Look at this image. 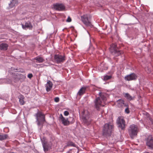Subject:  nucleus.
<instances>
[{
	"label": "nucleus",
	"instance_id": "obj_1",
	"mask_svg": "<svg viewBox=\"0 0 153 153\" xmlns=\"http://www.w3.org/2000/svg\"><path fill=\"white\" fill-rule=\"evenodd\" d=\"M99 95L100 97L96 98L94 101V107L98 111L100 110L101 106H104V105H102L101 104V100H102L103 102H105L106 100L105 94L100 92Z\"/></svg>",
	"mask_w": 153,
	"mask_h": 153
},
{
	"label": "nucleus",
	"instance_id": "obj_2",
	"mask_svg": "<svg viewBox=\"0 0 153 153\" xmlns=\"http://www.w3.org/2000/svg\"><path fill=\"white\" fill-rule=\"evenodd\" d=\"M89 116L90 113L87 111H84L82 113V121L83 124L85 126L89 125L91 124V119Z\"/></svg>",
	"mask_w": 153,
	"mask_h": 153
},
{
	"label": "nucleus",
	"instance_id": "obj_3",
	"mask_svg": "<svg viewBox=\"0 0 153 153\" xmlns=\"http://www.w3.org/2000/svg\"><path fill=\"white\" fill-rule=\"evenodd\" d=\"M114 126L112 123H108L105 124L103 129V134L105 137H109L111 133Z\"/></svg>",
	"mask_w": 153,
	"mask_h": 153
},
{
	"label": "nucleus",
	"instance_id": "obj_4",
	"mask_svg": "<svg viewBox=\"0 0 153 153\" xmlns=\"http://www.w3.org/2000/svg\"><path fill=\"white\" fill-rule=\"evenodd\" d=\"M109 49L110 52L114 56H117L123 53V51L119 50L115 44H112Z\"/></svg>",
	"mask_w": 153,
	"mask_h": 153
},
{
	"label": "nucleus",
	"instance_id": "obj_5",
	"mask_svg": "<svg viewBox=\"0 0 153 153\" xmlns=\"http://www.w3.org/2000/svg\"><path fill=\"white\" fill-rule=\"evenodd\" d=\"M35 116L36 117L37 125L38 126L42 125L44 122L45 121V115L40 112H38L36 113Z\"/></svg>",
	"mask_w": 153,
	"mask_h": 153
},
{
	"label": "nucleus",
	"instance_id": "obj_6",
	"mask_svg": "<svg viewBox=\"0 0 153 153\" xmlns=\"http://www.w3.org/2000/svg\"><path fill=\"white\" fill-rule=\"evenodd\" d=\"M128 133L131 137L133 139L134 137L136 136L137 133V128L134 125H131L128 129Z\"/></svg>",
	"mask_w": 153,
	"mask_h": 153
},
{
	"label": "nucleus",
	"instance_id": "obj_7",
	"mask_svg": "<svg viewBox=\"0 0 153 153\" xmlns=\"http://www.w3.org/2000/svg\"><path fill=\"white\" fill-rule=\"evenodd\" d=\"M118 127L121 130L124 129L125 127V121L123 117H119L117 120Z\"/></svg>",
	"mask_w": 153,
	"mask_h": 153
},
{
	"label": "nucleus",
	"instance_id": "obj_8",
	"mask_svg": "<svg viewBox=\"0 0 153 153\" xmlns=\"http://www.w3.org/2000/svg\"><path fill=\"white\" fill-rule=\"evenodd\" d=\"M146 145L150 149L153 150V138L152 135H149L146 139Z\"/></svg>",
	"mask_w": 153,
	"mask_h": 153
},
{
	"label": "nucleus",
	"instance_id": "obj_9",
	"mask_svg": "<svg viewBox=\"0 0 153 153\" xmlns=\"http://www.w3.org/2000/svg\"><path fill=\"white\" fill-rule=\"evenodd\" d=\"M81 20L86 25L91 27V22L88 20V15H84L81 16Z\"/></svg>",
	"mask_w": 153,
	"mask_h": 153
},
{
	"label": "nucleus",
	"instance_id": "obj_10",
	"mask_svg": "<svg viewBox=\"0 0 153 153\" xmlns=\"http://www.w3.org/2000/svg\"><path fill=\"white\" fill-rule=\"evenodd\" d=\"M65 56L61 55L56 54L54 56L55 61L58 63L63 62L65 60Z\"/></svg>",
	"mask_w": 153,
	"mask_h": 153
},
{
	"label": "nucleus",
	"instance_id": "obj_11",
	"mask_svg": "<svg viewBox=\"0 0 153 153\" xmlns=\"http://www.w3.org/2000/svg\"><path fill=\"white\" fill-rule=\"evenodd\" d=\"M12 78L11 79H9V81H7V83H10L12 81L15 82H17L19 80L18 73H12Z\"/></svg>",
	"mask_w": 153,
	"mask_h": 153
},
{
	"label": "nucleus",
	"instance_id": "obj_12",
	"mask_svg": "<svg viewBox=\"0 0 153 153\" xmlns=\"http://www.w3.org/2000/svg\"><path fill=\"white\" fill-rule=\"evenodd\" d=\"M59 119L61 120L62 123L65 126H68L69 125V122L68 121V118L65 119L62 114H60L59 117Z\"/></svg>",
	"mask_w": 153,
	"mask_h": 153
},
{
	"label": "nucleus",
	"instance_id": "obj_13",
	"mask_svg": "<svg viewBox=\"0 0 153 153\" xmlns=\"http://www.w3.org/2000/svg\"><path fill=\"white\" fill-rule=\"evenodd\" d=\"M54 9L59 11H62L65 9V6L62 4L56 3L53 5Z\"/></svg>",
	"mask_w": 153,
	"mask_h": 153
},
{
	"label": "nucleus",
	"instance_id": "obj_14",
	"mask_svg": "<svg viewBox=\"0 0 153 153\" xmlns=\"http://www.w3.org/2000/svg\"><path fill=\"white\" fill-rule=\"evenodd\" d=\"M137 76L134 73H132L125 76V79L128 81L136 80L137 78Z\"/></svg>",
	"mask_w": 153,
	"mask_h": 153
},
{
	"label": "nucleus",
	"instance_id": "obj_15",
	"mask_svg": "<svg viewBox=\"0 0 153 153\" xmlns=\"http://www.w3.org/2000/svg\"><path fill=\"white\" fill-rule=\"evenodd\" d=\"M44 150L45 152L47 151L49 149V145L48 142L45 140V138L41 139Z\"/></svg>",
	"mask_w": 153,
	"mask_h": 153
},
{
	"label": "nucleus",
	"instance_id": "obj_16",
	"mask_svg": "<svg viewBox=\"0 0 153 153\" xmlns=\"http://www.w3.org/2000/svg\"><path fill=\"white\" fill-rule=\"evenodd\" d=\"M22 28L25 30H26L27 29H31L33 27L31 23L29 22H27L25 23V25H24L23 24H21Z\"/></svg>",
	"mask_w": 153,
	"mask_h": 153
},
{
	"label": "nucleus",
	"instance_id": "obj_17",
	"mask_svg": "<svg viewBox=\"0 0 153 153\" xmlns=\"http://www.w3.org/2000/svg\"><path fill=\"white\" fill-rule=\"evenodd\" d=\"M52 86V84L51 82L50 81H48L47 82V83L46 85V90L47 92L50 91Z\"/></svg>",
	"mask_w": 153,
	"mask_h": 153
},
{
	"label": "nucleus",
	"instance_id": "obj_18",
	"mask_svg": "<svg viewBox=\"0 0 153 153\" xmlns=\"http://www.w3.org/2000/svg\"><path fill=\"white\" fill-rule=\"evenodd\" d=\"M88 88L87 86H83L82 87L79 91L77 94L79 95H81L83 94L85 92L86 89Z\"/></svg>",
	"mask_w": 153,
	"mask_h": 153
},
{
	"label": "nucleus",
	"instance_id": "obj_19",
	"mask_svg": "<svg viewBox=\"0 0 153 153\" xmlns=\"http://www.w3.org/2000/svg\"><path fill=\"white\" fill-rule=\"evenodd\" d=\"M8 45L6 43H2L0 44V49L1 50L6 51L7 50Z\"/></svg>",
	"mask_w": 153,
	"mask_h": 153
},
{
	"label": "nucleus",
	"instance_id": "obj_20",
	"mask_svg": "<svg viewBox=\"0 0 153 153\" xmlns=\"http://www.w3.org/2000/svg\"><path fill=\"white\" fill-rule=\"evenodd\" d=\"M18 2L17 0H12L9 4V7L10 8H12L14 6L17 5Z\"/></svg>",
	"mask_w": 153,
	"mask_h": 153
},
{
	"label": "nucleus",
	"instance_id": "obj_21",
	"mask_svg": "<svg viewBox=\"0 0 153 153\" xmlns=\"http://www.w3.org/2000/svg\"><path fill=\"white\" fill-rule=\"evenodd\" d=\"M123 94L124 97L128 100L131 101L134 99V96L132 97L128 93H125Z\"/></svg>",
	"mask_w": 153,
	"mask_h": 153
},
{
	"label": "nucleus",
	"instance_id": "obj_22",
	"mask_svg": "<svg viewBox=\"0 0 153 153\" xmlns=\"http://www.w3.org/2000/svg\"><path fill=\"white\" fill-rule=\"evenodd\" d=\"M34 59L37 61L36 62H38L39 63L43 62L45 61L44 59L42 57L39 56H37L34 58Z\"/></svg>",
	"mask_w": 153,
	"mask_h": 153
},
{
	"label": "nucleus",
	"instance_id": "obj_23",
	"mask_svg": "<svg viewBox=\"0 0 153 153\" xmlns=\"http://www.w3.org/2000/svg\"><path fill=\"white\" fill-rule=\"evenodd\" d=\"M19 80L21 81L24 80L26 76L24 75L18 73Z\"/></svg>",
	"mask_w": 153,
	"mask_h": 153
},
{
	"label": "nucleus",
	"instance_id": "obj_24",
	"mask_svg": "<svg viewBox=\"0 0 153 153\" xmlns=\"http://www.w3.org/2000/svg\"><path fill=\"white\" fill-rule=\"evenodd\" d=\"M8 137L7 134H0V140H4L7 139Z\"/></svg>",
	"mask_w": 153,
	"mask_h": 153
},
{
	"label": "nucleus",
	"instance_id": "obj_25",
	"mask_svg": "<svg viewBox=\"0 0 153 153\" xmlns=\"http://www.w3.org/2000/svg\"><path fill=\"white\" fill-rule=\"evenodd\" d=\"M124 101L123 100H119L117 101L119 106L121 107L123 106V104H124Z\"/></svg>",
	"mask_w": 153,
	"mask_h": 153
},
{
	"label": "nucleus",
	"instance_id": "obj_26",
	"mask_svg": "<svg viewBox=\"0 0 153 153\" xmlns=\"http://www.w3.org/2000/svg\"><path fill=\"white\" fill-rule=\"evenodd\" d=\"M75 144L71 141H68L67 144L66 146H75Z\"/></svg>",
	"mask_w": 153,
	"mask_h": 153
},
{
	"label": "nucleus",
	"instance_id": "obj_27",
	"mask_svg": "<svg viewBox=\"0 0 153 153\" xmlns=\"http://www.w3.org/2000/svg\"><path fill=\"white\" fill-rule=\"evenodd\" d=\"M68 121L69 122V124H72L74 122V119L73 117H69L68 118Z\"/></svg>",
	"mask_w": 153,
	"mask_h": 153
},
{
	"label": "nucleus",
	"instance_id": "obj_28",
	"mask_svg": "<svg viewBox=\"0 0 153 153\" xmlns=\"http://www.w3.org/2000/svg\"><path fill=\"white\" fill-rule=\"evenodd\" d=\"M23 98H24L23 97H22L19 99V101L21 105H23L24 104Z\"/></svg>",
	"mask_w": 153,
	"mask_h": 153
},
{
	"label": "nucleus",
	"instance_id": "obj_29",
	"mask_svg": "<svg viewBox=\"0 0 153 153\" xmlns=\"http://www.w3.org/2000/svg\"><path fill=\"white\" fill-rule=\"evenodd\" d=\"M111 77V76H105L104 77V80H107L110 79Z\"/></svg>",
	"mask_w": 153,
	"mask_h": 153
},
{
	"label": "nucleus",
	"instance_id": "obj_30",
	"mask_svg": "<svg viewBox=\"0 0 153 153\" xmlns=\"http://www.w3.org/2000/svg\"><path fill=\"white\" fill-rule=\"evenodd\" d=\"M125 112L127 114H129V113L130 111L129 110L128 107L126 108L125 109Z\"/></svg>",
	"mask_w": 153,
	"mask_h": 153
},
{
	"label": "nucleus",
	"instance_id": "obj_31",
	"mask_svg": "<svg viewBox=\"0 0 153 153\" xmlns=\"http://www.w3.org/2000/svg\"><path fill=\"white\" fill-rule=\"evenodd\" d=\"M71 19L70 16H68L66 20V22H70L71 21Z\"/></svg>",
	"mask_w": 153,
	"mask_h": 153
},
{
	"label": "nucleus",
	"instance_id": "obj_32",
	"mask_svg": "<svg viewBox=\"0 0 153 153\" xmlns=\"http://www.w3.org/2000/svg\"><path fill=\"white\" fill-rule=\"evenodd\" d=\"M64 115L65 116H67L69 114V112L67 111H65L64 112Z\"/></svg>",
	"mask_w": 153,
	"mask_h": 153
},
{
	"label": "nucleus",
	"instance_id": "obj_33",
	"mask_svg": "<svg viewBox=\"0 0 153 153\" xmlns=\"http://www.w3.org/2000/svg\"><path fill=\"white\" fill-rule=\"evenodd\" d=\"M59 100V99L58 97H56L54 99V101L55 102H58Z\"/></svg>",
	"mask_w": 153,
	"mask_h": 153
},
{
	"label": "nucleus",
	"instance_id": "obj_34",
	"mask_svg": "<svg viewBox=\"0 0 153 153\" xmlns=\"http://www.w3.org/2000/svg\"><path fill=\"white\" fill-rule=\"evenodd\" d=\"M33 77V75L32 74H29L28 75V77L30 78H31Z\"/></svg>",
	"mask_w": 153,
	"mask_h": 153
},
{
	"label": "nucleus",
	"instance_id": "obj_35",
	"mask_svg": "<svg viewBox=\"0 0 153 153\" xmlns=\"http://www.w3.org/2000/svg\"><path fill=\"white\" fill-rule=\"evenodd\" d=\"M123 106H124L126 107V108L127 107H128V104L127 103H124V104H123Z\"/></svg>",
	"mask_w": 153,
	"mask_h": 153
},
{
	"label": "nucleus",
	"instance_id": "obj_36",
	"mask_svg": "<svg viewBox=\"0 0 153 153\" xmlns=\"http://www.w3.org/2000/svg\"><path fill=\"white\" fill-rule=\"evenodd\" d=\"M143 153H150L149 152H143Z\"/></svg>",
	"mask_w": 153,
	"mask_h": 153
},
{
	"label": "nucleus",
	"instance_id": "obj_37",
	"mask_svg": "<svg viewBox=\"0 0 153 153\" xmlns=\"http://www.w3.org/2000/svg\"><path fill=\"white\" fill-rule=\"evenodd\" d=\"M11 153H14V152H12Z\"/></svg>",
	"mask_w": 153,
	"mask_h": 153
}]
</instances>
